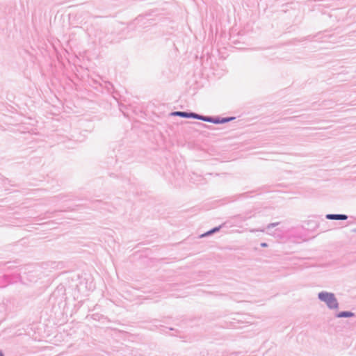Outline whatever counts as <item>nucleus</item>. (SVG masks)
<instances>
[{
  "label": "nucleus",
  "mask_w": 356,
  "mask_h": 356,
  "mask_svg": "<svg viewBox=\"0 0 356 356\" xmlns=\"http://www.w3.org/2000/svg\"><path fill=\"white\" fill-rule=\"evenodd\" d=\"M318 298L321 300L325 302L330 308H337L338 302L333 293L321 292L318 293Z\"/></svg>",
  "instance_id": "f257e3e1"
},
{
  "label": "nucleus",
  "mask_w": 356,
  "mask_h": 356,
  "mask_svg": "<svg viewBox=\"0 0 356 356\" xmlns=\"http://www.w3.org/2000/svg\"><path fill=\"white\" fill-rule=\"evenodd\" d=\"M327 218L332 220H346L348 217L346 215L329 214Z\"/></svg>",
  "instance_id": "f03ea898"
},
{
  "label": "nucleus",
  "mask_w": 356,
  "mask_h": 356,
  "mask_svg": "<svg viewBox=\"0 0 356 356\" xmlns=\"http://www.w3.org/2000/svg\"><path fill=\"white\" fill-rule=\"evenodd\" d=\"M174 114L176 115L181 116V117H186V118L193 117L195 118H200L197 115L194 114V113H184V112H175Z\"/></svg>",
  "instance_id": "7ed1b4c3"
},
{
  "label": "nucleus",
  "mask_w": 356,
  "mask_h": 356,
  "mask_svg": "<svg viewBox=\"0 0 356 356\" xmlns=\"http://www.w3.org/2000/svg\"><path fill=\"white\" fill-rule=\"evenodd\" d=\"M353 316H354L353 313H352L350 312H342L339 313L337 316L338 318H343V317H352Z\"/></svg>",
  "instance_id": "20e7f679"
},
{
  "label": "nucleus",
  "mask_w": 356,
  "mask_h": 356,
  "mask_svg": "<svg viewBox=\"0 0 356 356\" xmlns=\"http://www.w3.org/2000/svg\"><path fill=\"white\" fill-rule=\"evenodd\" d=\"M215 230H216V229H213V230H212V231H210V232H209L208 233H207L205 235H207V234H210V233H212V232H213Z\"/></svg>",
  "instance_id": "39448f33"
},
{
  "label": "nucleus",
  "mask_w": 356,
  "mask_h": 356,
  "mask_svg": "<svg viewBox=\"0 0 356 356\" xmlns=\"http://www.w3.org/2000/svg\"><path fill=\"white\" fill-rule=\"evenodd\" d=\"M266 245H266V243H262V244H261V246H263V247H266Z\"/></svg>",
  "instance_id": "423d86ee"
},
{
  "label": "nucleus",
  "mask_w": 356,
  "mask_h": 356,
  "mask_svg": "<svg viewBox=\"0 0 356 356\" xmlns=\"http://www.w3.org/2000/svg\"><path fill=\"white\" fill-rule=\"evenodd\" d=\"M227 121H228V120H222V122H227Z\"/></svg>",
  "instance_id": "0eeeda50"
}]
</instances>
